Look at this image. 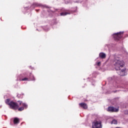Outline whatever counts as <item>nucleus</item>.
<instances>
[{
  "label": "nucleus",
  "mask_w": 128,
  "mask_h": 128,
  "mask_svg": "<svg viewBox=\"0 0 128 128\" xmlns=\"http://www.w3.org/2000/svg\"><path fill=\"white\" fill-rule=\"evenodd\" d=\"M79 106H80V108H84V110H86V108H88V104L84 102L79 104Z\"/></svg>",
  "instance_id": "7"
},
{
  "label": "nucleus",
  "mask_w": 128,
  "mask_h": 128,
  "mask_svg": "<svg viewBox=\"0 0 128 128\" xmlns=\"http://www.w3.org/2000/svg\"><path fill=\"white\" fill-rule=\"evenodd\" d=\"M124 34V32H119L114 34V38L115 40H120Z\"/></svg>",
  "instance_id": "5"
},
{
  "label": "nucleus",
  "mask_w": 128,
  "mask_h": 128,
  "mask_svg": "<svg viewBox=\"0 0 128 128\" xmlns=\"http://www.w3.org/2000/svg\"><path fill=\"white\" fill-rule=\"evenodd\" d=\"M34 5L36 6H38V4H34Z\"/></svg>",
  "instance_id": "15"
},
{
  "label": "nucleus",
  "mask_w": 128,
  "mask_h": 128,
  "mask_svg": "<svg viewBox=\"0 0 128 128\" xmlns=\"http://www.w3.org/2000/svg\"><path fill=\"white\" fill-rule=\"evenodd\" d=\"M14 124H20V119L18 118H14Z\"/></svg>",
  "instance_id": "10"
},
{
  "label": "nucleus",
  "mask_w": 128,
  "mask_h": 128,
  "mask_svg": "<svg viewBox=\"0 0 128 128\" xmlns=\"http://www.w3.org/2000/svg\"><path fill=\"white\" fill-rule=\"evenodd\" d=\"M111 124H118V120H114L111 122Z\"/></svg>",
  "instance_id": "13"
},
{
  "label": "nucleus",
  "mask_w": 128,
  "mask_h": 128,
  "mask_svg": "<svg viewBox=\"0 0 128 128\" xmlns=\"http://www.w3.org/2000/svg\"><path fill=\"white\" fill-rule=\"evenodd\" d=\"M97 66H100V62H98L97 64Z\"/></svg>",
  "instance_id": "14"
},
{
  "label": "nucleus",
  "mask_w": 128,
  "mask_h": 128,
  "mask_svg": "<svg viewBox=\"0 0 128 128\" xmlns=\"http://www.w3.org/2000/svg\"><path fill=\"white\" fill-rule=\"evenodd\" d=\"M99 56L101 58H106V55L104 52H100L99 54Z\"/></svg>",
  "instance_id": "9"
},
{
  "label": "nucleus",
  "mask_w": 128,
  "mask_h": 128,
  "mask_svg": "<svg viewBox=\"0 0 128 128\" xmlns=\"http://www.w3.org/2000/svg\"><path fill=\"white\" fill-rule=\"evenodd\" d=\"M19 80L20 82H30V80H36V78L32 74H24L21 76V77L19 78Z\"/></svg>",
  "instance_id": "2"
},
{
  "label": "nucleus",
  "mask_w": 128,
  "mask_h": 128,
  "mask_svg": "<svg viewBox=\"0 0 128 128\" xmlns=\"http://www.w3.org/2000/svg\"><path fill=\"white\" fill-rule=\"evenodd\" d=\"M5 102L6 104L9 106L10 108L12 110H16L20 108V106L18 104V103L14 102V101H10V98L6 99L5 101Z\"/></svg>",
  "instance_id": "3"
},
{
  "label": "nucleus",
  "mask_w": 128,
  "mask_h": 128,
  "mask_svg": "<svg viewBox=\"0 0 128 128\" xmlns=\"http://www.w3.org/2000/svg\"><path fill=\"white\" fill-rule=\"evenodd\" d=\"M20 94H18V95H17V96H18V98H20Z\"/></svg>",
  "instance_id": "16"
},
{
  "label": "nucleus",
  "mask_w": 128,
  "mask_h": 128,
  "mask_svg": "<svg viewBox=\"0 0 128 128\" xmlns=\"http://www.w3.org/2000/svg\"><path fill=\"white\" fill-rule=\"evenodd\" d=\"M18 112H22V110H24V107L23 106H21V107H18Z\"/></svg>",
  "instance_id": "12"
},
{
  "label": "nucleus",
  "mask_w": 128,
  "mask_h": 128,
  "mask_svg": "<svg viewBox=\"0 0 128 128\" xmlns=\"http://www.w3.org/2000/svg\"><path fill=\"white\" fill-rule=\"evenodd\" d=\"M92 128H102V121L100 120L96 119L92 122Z\"/></svg>",
  "instance_id": "4"
},
{
  "label": "nucleus",
  "mask_w": 128,
  "mask_h": 128,
  "mask_svg": "<svg viewBox=\"0 0 128 128\" xmlns=\"http://www.w3.org/2000/svg\"><path fill=\"white\" fill-rule=\"evenodd\" d=\"M66 14H70V13L66 12H62L60 13V15L62 16H66Z\"/></svg>",
  "instance_id": "11"
},
{
  "label": "nucleus",
  "mask_w": 128,
  "mask_h": 128,
  "mask_svg": "<svg viewBox=\"0 0 128 128\" xmlns=\"http://www.w3.org/2000/svg\"><path fill=\"white\" fill-rule=\"evenodd\" d=\"M114 66L116 70H120V76H126V68L122 69L124 68V61H120V60H114Z\"/></svg>",
  "instance_id": "1"
},
{
  "label": "nucleus",
  "mask_w": 128,
  "mask_h": 128,
  "mask_svg": "<svg viewBox=\"0 0 128 128\" xmlns=\"http://www.w3.org/2000/svg\"><path fill=\"white\" fill-rule=\"evenodd\" d=\"M108 112H118L119 110V109L114 108L112 106H109L108 108Z\"/></svg>",
  "instance_id": "6"
},
{
  "label": "nucleus",
  "mask_w": 128,
  "mask_h": 128,
  "mask_svg": "<svg viewBox=\"0 0 128 128\" xmlns=\"http://www.w3.org/2000/svg\"><path fill=\"white\" fill-rule=\"evenodd\" d=\"M18 102H19V106H24L25 108H28V104H26L22 102V101H20V100L18 101Z\"/></svg>",
  "instance_id": "8"
}]
</instances>
